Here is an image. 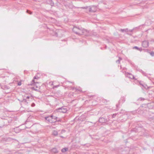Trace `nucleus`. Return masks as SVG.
Here are the masks:
<instances>
[{"label":"nucleus","mask_w":154,"mask_h":154,"mask_svg":"<svg viewBox=\"0 0 154 154\" xmlns=\"http://www.w3.org/2000/svg\"><path fill=\"white\" fill-rule=\"evenodd\" d=\"M82 28L79 27L74 26L72 29L73 32L76 34L79 35H81V32Z\"/></svg>","instance_id":"f257e3e1"},{"label":"nucleus","mask_w":154,"mask_h":154,"mask_svg":"<svg viewBox=\"0 0 154 154\" xmlns=\"http://www.w3.org/2000/svg\"><path fill=\"white\" fill-rule=\"evenodd\" d=\"M57 111L60 112L65 113L67 111V109L65 107H62L57 109Z\"/></svg>","instance_id":"f03ea898"},{"label":"nucleus","mask_w":154,"mask_h":154,"mask_svg":"<svg viewBox=\"0 0 154 154\" xmlns=\"http://www.w3.org/2000/svg\"><path fill=\"white\" fill-rule=\"evenodd\" d=\"M97 7L95 6H92L90 7L88 11L90 12H95L97 10Z\"/></svg>","instance_id":"7ed1b4c3"},{"label":"nucleus","mask_w":154,"mask_h":154,"mask_svg":"<svg viewBox=\"0 0 154 154\" xmlns=\"http://www.w3.org/2000/svg\"><path fill=\"white\" fill-rule=\"evenodd\" d=\"M82 31L81 35H84L86 36H88L90 35L89 31L84 28H82Z\"/></svg>","instance_id":"20e7f679"},{"label":"nucleus","mask_w":154,"mask_h":154,"mask_svg":"<svg viewBox=\"0 0 154 154\" xmlns=\"http://www.w3.org/2000/svg\"><path fill=\"white\" fill-rule=\"evenodd\" d=\"M52 115L50 116H47V117H45V119L48 121L50 123H52L54 122H55V121L52 120Z\"/></svg>","instance_id":"39448f33"},{"label":"nucleus","mask_w":154,"mask_h":154,"mask_svg":"<svg viewBox=\"0 0 154 154\" xmlns=\"http://www.w3.org/2000/svg\"><path fill=\"white\" fill-rule=\"evenodd\" d=\"M39 79V77L37 76H35L34 77L33 79L32 82V84L34 85V84L38 83L37 80Z\"/></svg>","instance_id":"423d86ee"},{"label":"nucleus","mask_w":154,"mask_h":154,"mask_svg":"<svg viewBox=\"0 0 154 154\" xmlns=\"http://www.w3.org/2000/svg\"><path fill=\"white\" fill-rule=\"evenodd\" d=\"M142 45L143 47L146 48L148 46L149 42L147 41H144L142 42Z\"/></svg>","instance_id":"0eeeda50"},{"label":"nucleus","mask_w":154,"mask_h":154,"mask_svg":"<svg viewBox=\"0 0 154 154\" xmlns=\"http://www.w3.org/2000/svg\"><path fill=\"white\" fill-rule=\"evenodd\" d=\"M107 121V120L106 119L103 117L100 118L99 120V122L102 123H105Z\"/></svg>","instance_id":"6e6552de"},{"label":"nucleus","mask_w":154,"mask_h":154,"mask_svg":"<svg viewBox=\"0 0 154 154\" xmlns=\"http://www.w3.org/2000/svg\"><path fill=\"white\" fill-rule=\"evenodd\" d=\"M126 75L130 79H135V78L134 77V76H133V75L130 73H127L126 74Z\"/></svg>","instance_id":"1a4fd4ad"},{"label":"nucleus","mask_w":154,"mask_h":154,"mask_svg":"<svg viewBox=\"0 0 154 154\" xmlns=\"http://www.w3.org/2000/svg\"><path fill=\"white\" fill-rule=\"evenodd\" d=\"M47 3L51 6H53L54 5V3L52 0H48Z\"/></svg>","instance_id":"9d476101"},{"label":"nucleus","mask_w":154,"mask_h":154,"mask_svg":"<svg viewBox=\"0 0 154 154\" xmlns=\"http://www.w3.org/2000/svg\"><path fill=\"white\" fill-rule=\"evenodd\" d=\"M51 152L54 153H56L58 152L57 149L56 148H53L51 150Z\"/></svg>","instance_id":"9b49d317"},{"label":"nucleus","mask_w":154,"mask_h":154,"mask_svg":"<svg viewBox=\"0 0 154 154\" xmlns=\"http://www.w3.org/2000/svg\"><path fill=\"white\" fill-rule=\"evenodd\" d=\"M120 31L122 32H128V29H121L120 30Z\"/></svg>","instance_id":"f8f14e48"},{"label":"nucleus","mask_w":154,"mask_h":154,"mask_svg":"<svg viewBox=\"0 0 154 154\" xmlns=\"http://www.w3.org/2000/svg\"><path fill=\"white\" fill-rule=\"evenodd\" d=\"M52 134L54 136H57L58 134V132L57 131H54L53 132Z\"/></svg>","instance_id":"ddd939ff"},{"label":"nucleus","mask_w":154,"mask_h":154,"mask_svg":"<svg viewBox=\"0 0 154 154\" xmlns=\"http://www.w3.org/2000/svg\"><path fill=\"white\" fill-rule=\"evenodd\" d=\"M68 150V149L67 148H63L61 150V151L62 152H64Z\"/></svg>","instance_id":"4468645a"},{"label":"nucleus","mask_w":154,"mask_h":154,"mask_svg":"<svg viewBox=\"0 0 154 154\" xmlns=\"http://www.w3.org/2000/svg\"><path fill=\"white\" fill-rule=\"evenodd\" d=\"M148 52L152 56H154V52L153 51H151L150 52V51H148Z\"/></svg>","instance_id":"2eb2a0df"},{"label":"nucleus","mask_w":154,"mask_h":154,"mask_svg":"<svg viewBox=\"0 0 154 154\" xmlns=\"http://www.w3.org/2000/svg\"><path fill=\"white\" fill-rule=\"evenodd\" d=\"M122 60V58L120 57H119V59L116 60V62L117 63H119L120 62V61Z\"/></svg>","instance_id":"dca6fc26"},{"label":"nucleus","mask_w":154,"mask_h":154,"mask_svg":"<svg viewBox=\"0 0 154 154\" xmlns=\"http://www.w3.org/2000/svg\"><path fill=\"white\" fill-rule=\"evenodd\" d=\"M140 110H141L140 109H139L137 110V111L138 112V114H142L143 112V111L142 110H141L140 112H139Z\"/></svg>","instance_id":"f3484780"},{"label":"nucleus","mask_w":154,"mask_h":154,"mask_svg":"<svg viewBox=\"0 0 154 154\" xmlns=\"http://www.w3.org/2000/svg\"><path fill=\"white\" fill-rule=\"evenodd\" d=\"M139 27H136V28H134V29H131V30H128V31H129V32H132L133 31L134 29H139Z\"/></svg>","instance_id":"a211bd4d"},{"label":"nucleus","mask_w":154,"mask_h":154,"mask_svg":"<svg viewBox=\"0 0 154 154\" xmlns=\"http://www.w3.org/2000/svg\"><path fill=\"white\" fill-rule=\"evenodd\" d=\"M138 100L139 101H142L144 100H145V99L144 98L142 97H140L138 99Z\"/></svg>","instance_id":"6ab92c4d"},{"label":"nucleus","mask_w":154,"mask_h":154,"mask_svg":"<svg viewBox=\"0 0 154 154\" xmlns=\"http://www.w3.org/2000/svg\"><path fill=\"white\" fill-rule=\"evenodd\" d=\"M22 102L25 103V104H28V102H26V99H23L22 101Z\"/></svg>","instance_id":"aec40b11"},{"label":"nucleus","mask_w":154,"mask_h":154,"mask_svg":"<svg viewBox=\"0 0 154 154\" xmlns=\"http://www.w3.org/2000/svg\"><path fill=\"white\" fill-rule=\"evenodd\" d=\"M52 120H53V119H54V120H55V121H56L57 119V117H56L55 116H52Z\"/></svg>","instance_id":"412c9836"},{"label":"nucleus","mask_w":154,"mask_h":154,"mask_svg":"<svg viewBox=\"0 0 154 154\" xmlns=\"http://www.w3.org/2000/svg\"><path fill=\"white\" fill-rule=\"evenodd\" d=\"M26 12L27 13H28V14H32V12L31 11H30L29 10H27L26 11Z\"/></svg>","instance_id":"4be33fe9"},{"label":"nucleus","mask_w":154,"mask_h":154,"mask_svg":"<svg viewBox=\"0 0 154 154\" xmlns=\"http://www.w3.org/2000/svg\"><path fill=\"white\" fill-rule=\"evenodd\" d=\"M118 114V113H115V114H113L112 115V117L113 118H114L115 116H116V115H117Z\"/></svg>","instance_id":"5701e85b"},{"label":"nucleus","mask_w":154,"mask_h":154,"mask_svg":"<svg viewBox=\"0 0 154 154\" xmlns=\"http://www.w3.org/2000/svg\"><path fill=\"white\" fill-rule=\"evenodd\" d=\"M72 90H75V91H76L78 90V89L76 88H75L74 87H72Z\"/></svg>","instance_id":"b1692460"},{"label":"nucleus","mask_w":154,"mask_h":154,"mask_svg":"<svg viewBox=\"0 0 154 154\" xmlns=\"http://www.w3.org/2000/svg\"><path fill=\"white\" fill-rule=\"evenodd\" d=\"M21 85V82L20 81L18 83L17 85L19 86H20Z\"/></svg>","instance_id":"393cba45"},{"label":"nucleus","mask_w":154,"mask_h":154,"mask_svg":"<svg viewBox=\"0 0 154 154\" xmlns=\"http://www.w3.org/2000/svg\"><path fill=\"white\" fill-rule=\"evenodd\" d=\"M35 106V104L34 103H33L31 104V106L32 107H34Z\"/></svg>","instance_id":"a878e982"},{"label":"nucleus","mask_w":154,"mask_h":154,"mask_svg":"<svg viewBox=\"0 0 154 154\" xmlns=\"http://www.w3.org/2000/svg\"><path fill=\"white\" fill-rule=\"evenodd\" d=\"M65 130H63L61 131V133H63L64 132H65Z\"/></svg>","instance_id":"bb28decb"},{"label":"nucleus","mask_w":154,"mask_h":154,"mask_svg":"<svg viewBox=\"0 0 154 154\" xmlns=\"http://www.w3.org/2000/svg\"><path fill=\"white\" fill-rule=\"evenodd\" d=\"M137 49L139 51H141L142 50V49H140V48H139V49Z\"/></svg>","instance_id":"cd10ccee"},{"label":"nucleus","mask_w":154,"mask_h":154,"mask_svg":"<svg viewBox=\"0 0 154 154\" xmlns=\"http://www.w3.org/2000/svg\"><path fill=\"white\" fill-rule=\"evenodd\" d=\"M133 48H138V47H137V46H134V47Z\"/></svg>","instance_id":"c85d7f7f"},{"label":"nucleus","mask_w":154,"mask_h":154,"mask_svg":"<svg viewBox=\"0 0 154 154\" xmlns=\"http://www.w3.org/2000/svg\"><path fill=\"white\" fill-rule=\"evenodd\" d=\"M59 86V85H57V86H54V87H56V88H57V87H58Z\"/></svg>","instance_id":"c756f323"},{"label":"nucleus","mask_w":154,"mask_h":154,"mask_svg":"<svg viewBox=\"0 0 154 154\" xmlns=\"http://www.w3.org/2000/svg\"><path fill=\"white\" fill-rule=\"evenodd\" d=\"M29 96H27L26 97V99H29Z\"/></svg>","instance_id":"7c9ffc66"},{"label":"nucleus","mask_w":154,"mask_h":154,"mask_svg":"<svg viewBox=\"0 0 154 154\" xmlns=\"http://www.w3.org/2000/svg\"><path fill=\"white\" fill-rule=\"evenodd\" d=\"M68 82H70V83H72V84H74V83H73V82H69V81H68Z\"/></svg>","instance_id":"2f4dec72"},{"label":"nucleus","mask_w":154,"mask_h":154,"mask_svg":"<svg viewBox=\"0 0 154 154\" xmlns=\"http://www.w3.org/2000/svg\"><path fill=\"white\" fill-rule=\"evenodd\" d=\"M60 137H61V138H64V137L63 136H61Z\"/></svg>","instance_id":"473e14b6"},{"label":"nucleus","mask_w":154,"mask_h":154,"mask_svg":"<svg viewBox=\"0 0 154 154\" xmlns=\"http://www.w3.org/2000/svg\"><path fill=\"white\" fill-rule=\"evenodd\" d=\"M0 85H1V84H0Z\"/></svg>","instance_id":"72a5a7b5"}]
</instances>
